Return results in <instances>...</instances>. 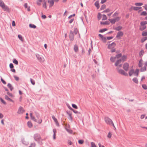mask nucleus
Listing matches in <instances>:
<instances>
[{
	"instance_id": "1",
	"label": "nucleus",
	"mask_w": 147,
	"mask_h": 147,
	"mask_svg": "<svg viewBox=\"0 0 147 147\" xmlns=\"http://www.w3.org/2000/svg\"><path fill=\"white\" fill-rule=\"evenodd\" d=\"M34 140L37 142L39 144H42V143L41 142L42 140L39 134H34Z\"/></svg>"
},
{
	"instance_id": "2",
	"label": "nucleus",
	"mask_w": 147,
	"mask_h": 147,
	"mask_svg": "<svg viewBox=\"0 0 147 147\" xmlns=\"http://www.w3.org/2000/svg\"><path fill=\"white\" fill-rule=\"evenodd\" d=\"M105 120L107 124L110 125H112L115 128L114 123L111 119L108 117H106L105 118Z\"/></svg>"
},
{
	"instance_id": "3",
	"label": "nucleus",
	"mask_w": 147,
	"mask_h": 147,
	"mask_svg": "<svg viewBox=\"0 0 147 147\" xmlns=\"http://www.w3.org/2000/svg\"><path fill=\"white\" fill-rule=\"evenodd\" d=\"M36 56L37 59L40 62H43L45 61L44 58L42 56L38 54H36Z\"/></svg>"
},
{
	"instance_id": "4",
	"label": "nucleus",
	"mask_w": 147,
	"mask_h": 147,
	"mask_svg": "<svg viewBox=\"0 0 147 147\" xmlns=\"http://www.w3.org/2000/svg\"><path fill=\"white\" fill-rule=\"evenodd\" d=\"M116 45V43L115 42H113L111 44H110L108 45V48L109 49L114 48L115 47Z\"/></svg>"
},
{
	"instance_id": "5",
	"label": "nucleus",
	"mask_w": 147,
	"mask_h": 147,
	"mask_svg": "<svg viewBox=\"0 0 147 147\" xmlns=\"http://www.w3.org/2000/svg\"><path fill=\"white\" fill-rule=\"evenodd\" d=\"M118 72L119 74L125 76H128V74L127 73L122 69H119L118 70Z\"/></svg>"
},
{
	"instance_id": "6",
	"label": "nucleus",
	"mask_w": 147,
	"mask_h": 147,
	"mask_svg": "<svg viewBox=\"0 0 147 147\" xmlns=\"http://www.w3.org/2000/svg\"><path fill=\"white\" fill-rule=\"evenodd\" d=\"M129 64L127 63H124L123 65V68L125 71H128L129 68Z\"/></svg>"
},
{
	"instance_id": "7",
	"label": "nucleus",
	"mask_w": 147,
	"mask_h": 147,
	"mask_svg": "<svg viewBox=\"0 0 147 147\" xmlns=\"http://www.w3.org/2000/svg\"><path fill=\"white\" fill-rule=\"evenodd\" d=\"M74 35L73 32L70 31L69 33V38L71 41H73L74 40Z\"/></svg>"
},
{
	"instance_id": "8",
	"label": "nucleus",
	"mask_w": 147,
	"mask_h": 147,
	"mask_svg": "<svg viewBox=\"0 0 147 147\" xmlns=\"http://www.w3.org/2000/svg\"><path fill=\"white\" fill-rule=\"evenodd\" d=\"M31 118L32 120H33L34 121L37 122L38 123H41L42 122V120L41 119H40L38 121L37 119H36L35 117L34 116L32 117Z\"/></svg>"
},
{
	"instance_id": "9",
	"label": "nucleus",
	"mask_w": 147,
	"mask_h": 147,
	"mask_svg": "<svg viewBox=\"0 0 147 147\" xmlns=\"http://www.w3.org/2000/svg\"><path fill=\"white\" fill-rule=\"evenodd\" d=\"M24 111L23 108L22 107H20L18 109L17 113L18 114H22Z\"/></svg>"
},
{
	"instance_id": "10",
	"label": "nucleus",
	"mask_w": 147,
	"mask_h": 147,
	"mask_svg": "<svg viewBox=\"0 0 147 147\" xmlns=\"http://www.w3.org/2000/svg\"><path fill=\"white\" fill-rule=\"evenodd\" d=\"M2 8L4 11H7V12H9L10 11V9L9 7L6 5H5Z\"/></svg>"
},
{
	"instance_id": "11",
	"label": "nucleus",
	"mask_w": 147,
	"mask_h": 147,
	"mask_svg": "<svg viewBox=\"0 0 147 147\" xmlns=\"http://www.w3.org/2000/svg\"><path fill=\"white\" fill-rule=\"evenodd\" d=\"M123 32L122 31H119L117 33L116 37L117 38L120 39V37L123 36Z\"/></svg>"
},
{
	"instance_id": "12",
	"label": "nucleus",
	"mask_w": 147,
	"mask_h": 147,
	"mask_svg": "<svg viewBox=\"0 0 147 147\" xmlns=\"http://www.w3.org/2000/svg\"><path fill=\"white\" fill-rule=\"evenodd\" d=\"M127 59V56L125 55H124L121 57V59H120L121 60V62L123 63L125 61H126Z\"/></svg>"
},
{
	"instance_id": "13",
	"label": "nucleus",
	"mask_w": 147,
	"mask_h": 147,
	"mask_svg": "<svg viewBox=\"0 0 147 147\" xmlns=\"http://www.w3.org/2000/svg\"><path fill=\"white\" fill-rule=\"evenodd\" d=\"M48 3H50L49 7H52L54 5V0H51V1L49 0L48 1Z\"/></svg>"
},
{
	"instance_id": "14",
	"label": "nucleus",
	"mask_w": 147,
	"mask_h": 147,
	"mask_svg": "<svg viewBox=\"0 0 147 147\" xmlns=\"http://www.w3.org/2000/svg\"><path fill=\"white\" fill-rule=\"evenodd\" d=\"M121 59H118L115 62V65L116 66H117L121 63Z\"/></svg>"
},
{
	"instance_id": "15",
	"label": "nucleus",
	"mask_w": 147,
	"mask_h": 147,
	"mask_svg": "<svg viewBox=\"0 0 147 147\" xmlns=\"http://www.w3.org/2000/svg\"><path fill=\"white\" fill-rule=\"evenodd\" d=\"M74 49L76 52H77L78 51V47L76 45H74Z\"/></svg>"
},
{
	"instance_id": "16",
	"label": "nucleus",
	"mask_w": 147,
	"mask_h": 147,
	"mask_svg": "<svg viewBox=\"0 0 147 147\" xmlns=\"http://www.w3.org/2000/svg\"><path fill=\"white\" fill-rule=\"evenodd\" d=\"M5 99H6L7 100L10 102H13V101L12 99H11V98H9L8 97V96L7 95H5Z\"/></svg>"
},
{
	"instance_id": "17",
	"label": "nucleus",
	"mask_w": 147,
	"mask_h": 147,
	"mask_svg": "<svg viewBox=\"0 0 147 147\" xmlns=\"http://www.w3.org/2000/svg\"><path fill=\"white\" fill-rule=\"evenodd\" d=\"M110 24V22L108 21H106L105 22H100V24L101 25H109Z\"/></svg>"
},
{
	"instance_id": "18",
	"label": "nucleus",
	"mask_w": 147,
	"mask_h": 147,
	"mask_svg": "<svg viewBox=\"0 0 147 147\" xmlns=\"http://www.w3.org/2000/svg\"><path fill=\"white\" fill-rule=\"evenodd\" d=\"M95 6L96 7L97 9H98L100 7L99 5V2L98 1H96L94 3Z\"/></svg>"
},
{
	"instance_id": "19",
	"label": "nucleus",
	"mask_w": 147,
	"mask_h": 147,
	"mask_svg": "<svg viewBox=\"0 0 147 147\" xmlns=\"http://www.w3.org/2000/svg\"><path fill=\"white\" fill-rule=\"evenodd\" d=\"M146 28V26H140L139 30L141 31H143Z\"/></svg>"
},
{
	"instance_id": "20",
	"label": "nucleus",
	"mask_w": 147,
	"mask_h": 147,
	"mask_svg": "<svg viewBox=\"0 0 147 147\" xmlns=\"http://www.w3.org/2000/svg\"><path fill=\"white\" fill-rule=\"evenodd\" d=\"M134 71L133 69H131L129 72V75L130 76H131L134 73Z\"/></svg>"
},
{
	"instance_id": "21",
	"label": "nucleus",
	"mask_w": 147,
	"mask_h": 147,
	"mask_svg": "<svg viewBox=\"0 0 147 147\" xmlns=\"http://www.w3.org/2000/svg\"><path fill=\"white\" fill-rule=\"evenodd\" d=\"M7 87L10 89V90L11 91H12V90L13 89V87L10 84L8 83L7 85Z\"/></svg>"
},
{
	"instance_id": "22",
	"label": "nucleus",
	"mask_w": 147,
	"mask_h": 147,
	"mask_svg": "<svg viewBox=\"0 0 147 147\" xmlns=\"http://www.w3.org/2000/svg\"><path fill=\"white\" fill-rule=\"evenodd\" d=\"M147 24V21H144L141 22L140 23L141 26H145V25Z\"/></svg>"
},
{
	"instance_id": "23",
	"label": "nucleus",
	"mask_w": 147,
	"mask_h": 147,
	"mask_svg": "<svg viewBox=\"0 0 147 147\" xmlns=\"http://www.w3.org/2000/svg\"><path fill=\"white\" fill-rule=\"evenodd\" d=\"M146 67L145 66H144L143 67H142L140 71L141 72H144L146 71Z\"/></svg>"
},
{
	"instance_id": "24",
	"label": "nucleus",
	"mask_w": 147,
	"mask_h": 147,
	"mask_svg": "<svg viewBox=\"0 0 147 147\" xmlns=\"http://www.w3.org/2000/svg\"><path fill=\"white\" fill-rule=\"evenodd\" d=\"M133 81L136 84H138V80L136 78H134L132 79Z\"/></svg>"
},
{
	"instance_id": "25",
	"label": "nucleus",
	"mask_w": 147,
	"mask_h": 147,
	"mask_svg": "<svg viewBox=\"0 0 147 147\" xmlns=\"http://www.w3.org/2000/svg\"><path fill=\"white\" fill-rule=\"evenodd\" d=\"M116 57H111L110 58V61L112 62H114L116 60Z\"/></svg>"
},
{
	"instance_id": "26",
	"label": "nucleus",
	"mask_w": 147,
	"mask_h": 147,
	"mask_svg": "<svg viewBox=\"0 0 147 147\" xmlns=\"http://www.w3.org/2000/svg\"><path fill=\"white\" fill-rule=\"evenodd\" d=\"M27 124L28 127L29 128H31L32 126V124L30 121H28Z\"/></svg>"
},
{
	"instance_id": "27",
	"label": "nucleus",
	"mask_w": 147,
	"mask_h": 147,
	"mask_svg": "<svg viewBox=\"0 0 147 147\" xmlns=\"http://www.w3.org/2000/svg\"><path fill=\"white\" fill-rule=\"evenodd\" d=\"M35 116H36V117H37V119H38L39 120L40 119V116L39 114L38 113L35 112Z\"/></svg>"
},
{
	"instance_id": "28",
	"label": "nucleus",
	"mask_w": 147,
	"mask_h": 147,
	"mask_svg": "<svg viewBox=\"0 0 147 147\" xmlns=\"http://www.w3.org/2000/svg\"><path fill=\"white\" fill-rule=\"evenodd\" d=\"M144 53V50H142L141 51H140L139 53V56L142 57V56L143 55V54Z\"/></svg>"
},
{
	"instance_id": "29",
	"label": "nucleus",
	"mask_w": 147,
	"mask_h": 147,
	"mask_svg": "<svg viewBox=\"0 0 147 147\" xmlns=\"http://www.w3.org/2000/svg\"><path fill=\"white\" fill-rule=\"evenodd\" d=\"M109 20L110 22L112 24H114L116 22L115 20L114 19H109Z\"/></svg>"
},
{
	"instance_id": "30",
	"label": "nucleus",
	"mask_w": 147,
	"mask_h": 147,
	"mask_svg": "<svg viewBox=\"0 0 147 147\" xmlns=\"http://www.w3.org/2000/svg\"><path fill=\"white\" fill-rule=\"evenodd\" d=\"M5 5L3 2L2 0H0V6L2 7Z\"/></svg>"
},
{
	"instance_id": "31",
	"label": "nucleus",
	"mask_w": 147,
	"mask_h": 147,
	"mask_svg": "<svg viewBox=\"0 0 147 147\" xmlns=\"http://www.w3.org/2000/svg\"><path fill=\"white\" fill-rule=\"evenodd\" d=\"M29 26L31 28H36V26L33 24H30L29 25Z\"/></svg>"
},
{
	"instance_id": "32",
	"label": "nucleus",
	"mask_w": 147,
	"mask_h": 147,
	"mask_svg": "<svg viewBox=\"0 0 147 147\" xmlns=\"http://www.w3.org/2000/svg\"><path fill=\"white\" fill-rule=\"evenodd\" d=\"M134 74H136V76H138L139 74V69H136L135 71H134Z\"/></svg>"
},
{
	"instance_id": "33",
	"label": "nucleus",
	"mask_w": 147,
	"mask_h": 147,
	"mask_svg": "<svg viewBox=\"0 0 147 147\" xmlns=\"http://www.w3.org/2000/svg\"><path fill=\"white\" fill-rule=\"evenodd\" d=\"M122 27L121 26H119L116 28L115 30L117 31H119L121 29Z\"/></svg>"
},
{
	"instance_id": "34",
	"label": "nucleus",
	"mask_w": 147,
	"mask_h": 147,
	"mask_svg": "<svg viewBox=\"0 0 147 147\" xmlns=\"http://www.w3.org/2000/svg\"><path fill=\"white\" fill-rule=\"evenodd\" d=\"M147 40V37L146 36L142 38L141 39V41L143 43Z\"/></svg>"
},
{
	"instance_id": "35",
	"label": "nucleus",
	"mask_w": 147,
	"mask_h": 147,
	"mask_svg": "<svg viewBox=\"0 0 147 147\" xmlns=\"http://www.w3.org/2000/svg\"><path fill=\"white\" fill-rule=\"evenodd\" d=\"M142 35L143 36H147V31H143L142 33Z\"/></svg>"
},
{
	"instance_id": "36",
	"label": "nucleus",
	"mask_w": 147,
	"mask_h": 147,
	"mask_svg": "<svg viewBox=\"0 0 147 147\" xmlns=\"http://www.w3.org/2000/svg\"><path fill=\"white\" fill-rule=\"evenodd\" d=\"M122 56V54L121 53H120L119 54H117L116 55V56L115 57H116V58H117V59L119 58L120 57H121Z\"/></svg>"
},
{
	"instance_id": "37",
	"label": "nucleus",
	"mask_w": 147,
	"mask_h": 147,
	"mask_svg": "<svg viewBox=\"0 0 147 147\" xmlns=\"http://www.w3.org/2000/svg\"><path fill=\"white\" fill-rule=\"evenodd\" d=\"M142 60H140L139 62L138 66L139 67H141L142 66Z\"/></svg>"
},
{
	"instance_id": "38",
	"label": "nucleus",
	"mask_w": 147,
	"mask_h": 147,
	"mask_svg": "<svg viewBox=\"0 0 147 147\" xmlns=\"http://www.w3.org/2000/svg\"><path fill=\"white\" fill-rule=\"evenodd\" d=\"M111 11V10L109 8H107L105 9V10L103 11L102 13H107Z\"/></svg>"
},
{
	"instance_id": "39",
	"label": "nucleus",
	"mask_w": 147,
	"mask_h": 147,
	"mask_svg": "<svg viewBox=\"0 0 147 147\" xmlns=\"http://www.w3.org/2000/svg\"><path fill=\"white\" fill-rule=\"evenodd\" d=\"M74 113L76 114L77 115L81 114V113L80 112H79L73 109V110H72Z\"/></svg>"
},
{
	"instance_id": "40",
	"label": "nucleus",
	"mask_w": 147,
	"mask_h": 147,
	"mask_svg": "<svg viewBox=\"0 0 147 147\" xmlns=\"http://www.w3.org/2000/svg\"><path fill=\"white\" fill-rule=\"evenodd\" d=\"M54 121H55L56 125L58 127L59 126V125L57 119L54 120Z\"/></svg>"
},
{
	"instance_id": "41",
	"label": "nucleus",
	"mask_w": 147,
	"mask_h": 147,
	"mask_svg": "<svg viewBox=\"0 0 147 147\" xmlns=\"http://www.w3.org/2000/svg\"><path fill=\"white\" fill-rule=\"evenodd\" d=\"M143 4L142 3H135V5L137 6H141Z\"/></svg>"
},
{
	"instance_id": "42",
	"label": "nucleus",
	"mask_w": 147,
	"mask_h": 147,
	"mask_svg": "<svg viewBox=\"0 0 147 147\" xmlns=\"http://www.w3.org/2000/svg\"><path fill=\"white\" fill-rule=\"evenodd\" d=\"M107 28H104V29H101L100 30L99 32H101V33H102V32H104L105 31H107Z\"/></svg>"
},
{
	"instance_id": "43",
	"label": "nucleus",
	"mask_w": 147,
	"mask_h": 147,
	"mask_svg": "<svg viewBox=\"0 0 147 147\" xmlns=\"http://www.w3.org/2000/svg\"><path fill=\"white\" fill-rule=\"evenodd\" d=\"M147 15V13L145 11H143L140 13L141 16H146Z\"/></svg>"
},
{
	"instance_id": "44",
	"label": "nucleus",
	"mask_w": 147,
	"mask_h": 147,
	"mask_svg": "<svg viewBox=\"0 0 147 147\" xmlns=\"http://www.w3.org/2000/svg\"><path fill=\"white\" fill-rule=\"evenodd\" d=\"M43 7L45 9H47L46 2L45 1H43Z\"/></svg>"
},
{
	"instance_id": "45",
	"label": "nucleus",
	"mask_w": 147,
	"mask_h": 147,
	"mask_svg": "<svg viewBox=\"0 0 147 147\" xmlns=\"http://www.w3.org/2000/svg\"><path fill=\"white\" fill-rule=\"evenodd\" d=\"M18 38H19V39H20V40H21L22 41H23L22 37L21 35H20V34L18 35Z\"/></svg>"
},
{
	"instance_id": "46",
	"label": "nucleus",
	"mask_w": 147,
	"mask_h": 147,
	"mask_svg": "<svg viewBox=\"0 0 147 147\" xmlns=\"http://www.w3.org/2000/svg\"><path fill=\"white\" fill-rule=\"evenodd\" d=\"M106 7V6L104 4L103 5H102L100 7V9L101 10H102L105 9Z\"/></svg>"
},
{
	"instance_id": "47",
	"label": "nucleus",
	"mask_w": 147,
	"mask_h": 147,
	"mask_svg": "<svg viewBox=\"0 0 147 147\" xmlns=\"http://www.w3.org/2000/svg\"><path fill=\"white\" fill-rule=\"evenodd\" d=\"M13 63L15 64L16 65H18V62L17 60H16V59H13Z\"/></svg>"
},
{
	"instance_id": "48",
	"label": "nucleus",
	"mask_w": 147,
	"mask_h": 147,
	"mask_svg": "<svg viewBox=\"0 0 147 147\" xmlns=\"http://www.w3.org/2000/svg\"><path fill=\"white\" fill-rule=\"evenodd\" d=\"M107 19V18L105 15L103 14L102 15V20H105Z\"/></svg>"
},
{
	"instance_id": "49",
	"label": "nucleus",
	"mask_w": 147,
	"mask_h": 147,
	"mask_svg": "<svg viewBox=\"0 0 147 147\" xmlns=\"http://www.w3.org/2000/svg\"><path fill=\"white\" fill-rule=\"evenodd\" d=\"M0 100L3 104L4 105H6V103L5 102L4 100H3L1 97H0Z\"/></svg>"
},
{
	"instance_id": "50",
	"label": "nucleus",
	"mask_w": 147,
	"mask_h": 147,
	"mask_svg": "<svg viewBox=\"0 0 147 147\" xmlns=\"http://www.w3.org/2000/svg\"><path fill=\"white\" fill-rule=\"evenodd\" d=\"M30 82H31V84L33 85H35V81L34 80H33L32 78H30Z\"/></svg>"
},
{
	"instance_id": "51",
	"label": "nucleus",
	"mask_w": 147,
	"mask_h": 147,
	"mask_svg": "<svg viewBox=\"0 0 147 147\" xmlns=\"http://www.w3.org/2000/svg\"><path fill=\"white\" fill-rule=\"evenodd\" d=\"M142 87L143 89H144L145 90H146L147 89V86L145 84H144L142 85Z\"/></svg>"
},
{
	"instance_id": "52",
	"label": "nucleus",
	"mask_w": 147,
	"mask_h": 147,
	"mask_svg": "<svg viewBox=\"0 0 147 147\" xmlns=\"http://www.w3.org/2000/svg\"><path fill=\"white\" fill-rule=\"evenodd\" d=\"M101 39L105 43L106 42L107 38L103 36V37L101 38Z\"/></svg>"
},
{
	"instance_id": "53",
	"label": "nucleus",
	"mask_w": 147,
	"mask_h": 147,
	"mask_svg": "<svg viewBox=\"0 0 147 147\" xmlns=\"http://www.w3.org/2000/svg\"><path fill=\"white\" fill-rule=\"evenodd\" d=\"M78 142L79 144H82L84 143V141L82 140H80L78 141Z\"/></svg>"
},
{
	"instance_id": "54",
	"label": "nucleus",
	"mask_w": 147,
	"mask_h": 147,
	"mask_svg": "<svg viewBox=\"0 0 147 147\" xmlns=\"http://www.w3.org/2000/svg\"><path fill=\"white\" fill-rule=\"evenodd\" d=\"M66 131L70 134H72L73 131L72 130L68 129H66Z\"/></svg>"
},
{
	"instance_id": "55",
	"label": "nucleus",
	"mask_w": 147,
	"mask_h": 147,
	"mask_svg": "<svg viewBox=\"0 0 147 147\" xmlns=\"http://www.w3.org/2000/svg\"><path fill=\"white\" fill-rule=\"evenodd\" d=\"M72 107L75 109H78V107L77 106L75 105V104H72Z\"/></svg>"
},
{
	"instance_id": "56",
	"label": "nucleus",
	"mask_w": 147,
	"mask_h": 147,
	"mask_svg": "<svg viewBox=\"0 0 147 147\" xmlns=\"http://www.w3.org/2000/svg\"><path fill=\"white\" fill-rule=\"evenodd\" d=\"M120 17H117L115 18H114V19L115 20V21L116 22L119 21L120 20Z\"/></svg>"
},
{
	"instance_id": "57",
	"label": "nucleus",
	"mask_w": 147,
	"mask_h": 147,
	"mask_svg": "<svg viewBox=\"0 0 147 147\" xmlns=\"http://www.w3.org/2000/svg\"><path fill=\"white\" fill-rule=\"evenodd\" d=\"M78 32V30L77 29V28H74V33H75V34H77Z\"/></svg>"
},
{
	"instance_id": "58",
	"label": "nucleus",
	"mask_w": 147,
	"mask_h": 147,
	"mask_svg": "<svg viewBox=\"0 0 147 147\" xmlns=\"http://www.w3.org/2000/svg\"><path fill=\"white\" fill-rule=\"evenodd\" d=\"M110 49L111 50V52L112 53H113L116 51V49L115 48Z\"/></svg>"
},
{
	"instance_id": "59",
	"label": "nucleus",
	"mask_w": 147,
	"mask_h": 147,
	"mask_svg": "<svg viewBox=\"0 0 147 147\" xmlns=\"http://www.w3.org/2000/svg\"><path fill=\"white\" fill-rule=\"evenodd\" d=\"M91 147H96V145H95L94 143L92 142L91 143Z\"/></svg>"
},
{
	"instance_id": "60",
	"label": "nucleus",
	"mask_w": 147,
	"mask_h": 147,
	"mask_svg": "<svg viewBox=\"0 0 147 147\" xmlns=\"http://www.w3.org/2000/svg\"><path fill=\"white\" fill-rule=\"evenodd\" d=\"M101 18V14L100 13H99L98 14V20H99Z\"/></svg>"
},
{
	"instance_id": "61",
	"label": "nucleus",
	"mask_w": 147,
	"mask_h": 147,
	"mask_svg": "<svg viewBox=\"0 0 147 147\" xmlns=\"http://www.w3.org/2000/svg\"><path fill=\"white\" fill-rule=\"evenodd\" d=\"M7 94L10 96L13 97V95L11 93L9 92H7Z\"/></svg>"
},
{
	"instance_id": "62",
	"label": "nucleus",
	"mask_w": 147,
	"mask_h": 147,
	"mask_svg": "<svg viewBox=\"0 0 147 147\" xmlns=\"http://www.w3.org/2000/svg\"><path fill=\"white\" fill-rule=\"evenodd\" d=\"M14 78L16 80L18 81L19 80V78L18 77L16 76H14Z\"/></svg>"
},
{
	"instance_id": "63",
	"label": "nucleus",
	"mask_w": 147,
	"mask_h": 147,
	"mask_svg": "<svg viewBox=\"0 0 147 147\" xmlns=\"http://www.w3.org/2000/svg\"><path fill=\"white\" fill-rule=\"evenodd\" d=\"M36 144L35 143H32L29 147H34L35 146Z\"/></svg>"
},
{
	"instance_id": "64",
	"label": "nucleus",
	"mask_w": 147,
	"mask_h": 147,
	"mask_svg": "<svg viewBox=\"0 0 147 147\" xmlns=\"http://www.w3.org/2000/svg\"><path fill=\"white\" fill-rule=\"evenodd\" d=\"M9 67L11 69H12L14 67L12 63H10V64Z\"/></svg>"
}]
</instances>
